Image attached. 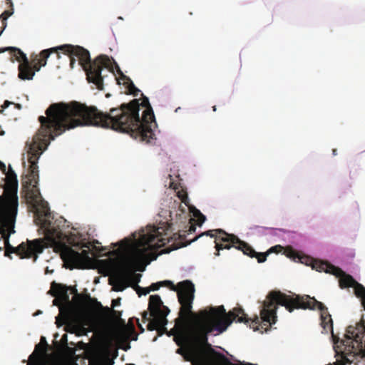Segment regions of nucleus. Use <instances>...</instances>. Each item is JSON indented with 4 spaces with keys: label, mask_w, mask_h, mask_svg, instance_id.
<instances>
[{
    "label": "nucleus",
    "mask_w": 365,
    "mask_h": 365,
    "mask_svg": "<svg viewBox=\"0 0 365 365\" xmlns=\"http://www.w3.org/2000/svg\"><path fill=\"white\" fill-rule=\"evenodd\" d=\"M48 109L49 107L46 110V117L41 115L38 118L41 126L34 136L27 151L28 161L30 164L29 173L22 179V189L25 197L36 210L35 221L43 230L44 237L27 240L26 242H23L16 247L9 244V237L15 232L14 226L19 205L17 177L10 168L5 179L3 194L0 195V235L5 244V255L9 257L10 254L14 253L21 259L33 258L35 262L38 255L42 253L45 248L55 246L63 235L57 220H53L47 202L42 198L38 188V161L51 140L72 128H68L70 123L66 120L62 123L65 124L63 130L56 129L54 121L57 120L54 119V111H52V113H48Z\"/></svg>",
    "instance_id": "1"
},
{
    "label": "nucleus",
    "mask_w": 365,
    "mask_h": 365,
    "mask_svg": "<svg viewBox=\"0 0 365 365\" xmlns=\"http://www.w3.org/2000/svg\"><path fill=\"white\" fill-rule=\"evenodd\" d=\"M141 103L133 99L112 108L108 113L99 110L95 106H87L77 101L53 103L48 113L54 111L56 129H65L63 122L68 120V128L92 125L112 129L129 134L135 139L149 142L153 138V124H155V115L149 100L143 94Z\"/></svg>",
    "instance_id": "2"
},
{
    "label": "nucleus",
    "mask_w": 365,
    "mask_h": 365,
    "mask_svg": "<svg viewBox=\"0 0 365 365\" xmlns=\"http://www.w3.org/2000/svg\"><path fill=\"white\" fill-rule=\"evenodd\" d=\"M178 302L180 304L179 317L175 319L176 325L181 327L185 325L192 317L194 320V326L189 330L182 329L175 336V341L178 346L185 344L184 347L177 349V353L182 355L184 360H191L193 358L192 354L199 345L208 346L210 353L215 355V363L220 365H236L232 363L224 354L216 352L208 343V335L222 334L232 324L233 321L244 322L253 329H258L259 319L256 316L253 319L249 318L244 310L234 308L228 313L223 306L211 307L209 311L201 310L197 314L192 312V302L195 297V285L190 280H185L178 283Z\"/></svg>",
    "instance_id": "3"
},
{
    "label": "nucleus",
    "mask_w": 365,
    "mask_h": 365,
    "mask_svg": "<svg viewBox=\"0 0 365 365\" xmlns=\"http://www.w3.org/2000/svg\"><path fill=\"white\" fill-rule=\"evenodd\" d=\"M277 305L285 307L286 309L292 312L294 309H312L317 308L320 311L321 324L326 332H333V321L327 307L314 297L309 295H287L280 291H271L267 296V300L263 302V307L260 311L259 324L264 323L267 327L275 324L277 321Z\"/></svg>",
    "instance_id": "4"
},
{
    "label": "nucleus",
    "mask_w": 365,
    "mask_h": 365,
    "mask_svg": "<svg viewBox=\"0 0 365 365\" xmlns=\"http://www.w3.org/2000/svg\"><path fill=\"white\" fill-rule=\"evenodd\" d=\"M56 48L57 58H60L61 56L58 51H61L65 55L70 58V66L71 68H74L76 63L75 57L78 58L79 64L82 66L86 73V78L89 83H93L98 90L103 89V79L101 71L103 68L111 70L113 63H115L113 58H110L108 56L101 54L93 61H91L89 51L80 46H73L71 44H63Z\"/></svg>",
    "instance_id": "5"
},
{
    "label": "nucleus",
    "mask_w": 365,
    "mask_h": 365,
    "mask_svg": "<svg viewBox=\"0 0 365 365\" xmlns=\"http://www.w3.org/2000/svg\"><path fill=\"white\" fill-rule=\"evenodd\" d=\"M163 227L154 229L149 235L143 234L135 243V247L132 251L130 256L126 259L122 266V272L125 274V278L129 286H135L137 288L138 284L140 281L142 275L140 274H135L128 272V268L137 265L138 264L144 263L149 264L151 260L156 259V256H153L149 252L153 250H156L163 247L166 243V239L161 237L160 233L163 232Z\"/></svg>",
    "instance_id": "6"
},
{
    "label": "nucleus",
    "mask_w": 365,
    "mask_h": 365,
    "mask_svg": "<svg viewBox=\"0 0 365 365\" xmlns=\"http://www.w3.org/2000/svg\"><path fill=\"white\" fill-rule=\"evenodd\" d=\"M342 365L354 363L358 357H365V319L361 317L355 326L346 328L345 339L341 341Z\"/></svg>",
    "instance_id": "7"
},
{
    "label": "nucleus",
    "mask_w": 365,
    "mask_h": 365,
    "mask_svg": "<svg viewBox=\"0 0 365 365\" xmlns=\"http://www.w3.org/2000/svg\"><path fill=\"white\" fill-rule=\"evenodd\" d=\"M216 240H215L216 256L220 255V251L224 249L230 250L234 247L243 252L244 255H247L252 258L255 257L259 263L264 262L267 257L272 250L275 247H272L269 252H257L248 243L241 240L239 237L233 234H229L222 229H217Z\"/></svg>",
    "instance_id": "8"
},
{
    "label": "nucleus",
    "mask_w": 365,
    "mask_h": 365,
    "mask_svg": "<svg viewBox=\"0 0 365 365\" xmlns=\"http://www.w3.org/2000/svg\"><path fill=\"white\" fill-rule=\"evenodd\" d=\"M148 310L145 311L142 314L143 322L148 321L147 329L149 331L157 330L158 334L161 336L166 331V324H168L167 316L170 313L168 307L163 305L161 298L159 295H150L149 297Z\"/></svg>",
    "instance_id": "9"
},
{
    "label": "nucleus",
    "mask_w": 365,
    "mask_h": 365,
    "mask_svg": "<svg viewBox=\"0 0 365 365\" xmlns=\"http://www.w3.org/2000/svg\"><path fill=\"white\" fill-rule=\"evenodd\" d=\"M192 219H190L187 225L185 226V230H179L178 232L174 233L172 237L169 236L170 232H171V225L170 224L165 222L161 224L160 226L155 227V226H150L148 227V232L145 233L146 235H149L151 233L152 230L154 229H158L160 227H163V230H165L160 233V236L159 238L163 237L166 239L165 242L166 243L164 245V246L170 242L171 240H178L176 242H174V246L172 250H175L182 247H185L186 245H183L185 243H187V242H190L191 240H187L186 236L187 235H189L192 232H195L196 227L195 225L191 223V221Z\"/></svg>",
    "instance_id": "10"
},
{
    "label": "nucleus",
    "mask_w": 365,
    "mask_h": 365,
    "mask_svg": "<svg viewBox=\"0 0 365 365\" xmlns=\"http://www.w3.org/2000/svg\"><path fill=\"white\" fill-rule=\"evenodd\" d=\"M81 247H86L87 250H83L79 252L68 246L63 245L61 252L62 259L66 262L72 264L76 268H85L86 264L91 261L89 256L90 247L83 244Z\"/></svg>",
    "instance_id": "11"
},
{
    "label": "nucleus",
    "mask_w": 365,
    "mask_h": 365,
    "mask_svg": "<svg viewBox=\"0 0 365 365\" xmlns=\"http://www.w3.org/2000/svg\"><path fill=\"white\" fill-rule=\"evenodd\" d=\"M313 269L318 272H324L339 277V285L341 288L353 287L357 284V282L351 275L327 262H316L313 264Z\"/></svg>",
    "instance_id": "12"
},
{
    "label": "nucleus",
    "mask_w": 365,
    "mask_h": 365,
    "mask_svg": "<svg viewBox=\"0 0 365 365\" xmlns=\"http://www.w3.org/2000/svg\"><path fill=\"white\" fill-rule=\"evenodd\" d=\"M10 51L11 58V61H19L20 63L18 67L19 74L18 76L21 80H32L35 71L32 70L31 64L29 62L26 54L23 53L19 48L16 47H7Z\"/></svg>",
    "instance_id": "13"
},
{
    "label": "nucleus",
    "mask_w": 365,
    "mask_h": 365,
    "mask_svg": "<svg viewBox=\"0 0 365 365\" xmlns=\"http://www.w3.org/2000/svg\"><path fill=\"white\" fill-rule=\"evenodd\" d=\"M205 347L209 349L206 345H199L195 351L192 354L193 358L186 361L191 362L192 365H214Z\"/></svg>",
    "instance_id": "14"
},
{
    "label": "nucleus",
    "mask_w": 365,
    "mask_h": 365,
    "mask_svg": "<svg viewBox=\"0 0 365 365\" xmlns=\"http://www.w3.org/2000/svg\"><path fill=\"white\" fill-rule=\"evenodd\" d=\"M109 284L113 285V290L115 292H122L128 287L125 274L121 270L113 273L109 279Z\"/></svg>",
    "instance_id": "15"
},
{
    "label": "nucleus",
    "mask_w": 365,
    "mask_h": 365,
    "mask_svg": "<svg viewBox=\"0 0 365 365\" xmlns=\"http://www.w3.org/2000/svg\"><path fill=\"white\" fill-rule=\"evenodd\" d=\"M56 51V48H48L44 49L39 53L38 56H36L34 58L32 59V70L38 71L42 66H45L46 65L47 58L49 57L50 54Z\"/></svg>",
    "instance_id": "16"
},
{
    "label": "nucleus",
    "mask_w": 365,
    "mask_h": 365,
    "mask_svg": "<svg viewBox=\"0 0 365 365\" xmlns=\"http://www.w3.org/2000/svg\"><path fill=\"white\" fill-rule=\"evenodd\" d=\"M47 349L42 343L36 344L34 352L29 356V364L38 365L46 357Z\"/></svg>",
    "instance_id": "17"
},
{
    "label": "nucleus",
    "mask_w": 365,
    "mask_h": 365,
    "mask_svg": "<svg viewBox=\"0 0 365 365\" xmlns=\"http://www.w3.org/2000/svg\"><path fill=\"white\" fill-rule=\"evenodd\" d=\"M68 290L69 287L66 285L54 282L51 284V291L53 296L58 297L66 302H69Z\"/></svg>",
    "instance_id": "18"
},
{
    "label": "nucleus",
    "mask_w": 365,
    "mask_h": 365,
    "mask_svg": "<svg viewBox=\"0 0 365 365\" xmlns=\"http://www.w3.org/2000/svg\"><path fill=\"white\" fill-rule=\"evenodd\" d=\"M286 255L292 259L294 261H297L298 259L301 263L305 264L307 265H312V267L313 268V264L316 262H319V260H314L311 257H309L305 255H301L299 253H298L296 250L292 249V247H287L286 249Z\"/></svg>",
    "instance_id": "19"
},
{
    "label": "nucleus",
    "mask_w": 365,
    "mask_h": 365,
    "mask_svg": "<svg viewBox=\"0 0 365 365\" xmlns=\"http://www.w3.org/2000/svg\"><path fill=\"white\" fill-rule=\"evenodd\" d=\"M86 299L89 302L90 305L93 307L95 309H104L106 314H111L113 317L116 319H120L121 316V313L118 311L114 310L108 307H103L101 302H98V300L95 298H91L89 294H86L85 296Z\"/></svg>",
    "instance_id": "20"
},
{
    "label": "nucleus",
    "mask_w": 365,
    "mask_h": 365,
    "mask_svg": "<svg viewBox=\"0 0 365 365\" xmlns=\"http://www.w3.org/2000/svg\"><path fill=\"white\" fill-rule=\"evenodd\" d=\"M65 331L71 334H76L78 336H81L84 334L85 329L78 324L69 322L66 324Z\"/></svg>",
    "instance_id": "21"
},
{
    "label": "nucleus",
    "mask_w": 365,
    "mask_h": 365,
    "mask_svg": "<svg viewBox=\"0 0 365 365\" xmlns=\"http://www.w3.org/2000/svg\"><path fill=\"white\" fill-rule=\"evenodd\" d=\"M116 67L118 68V73L119 74V78H115L118 84H123L125 86V88L128 87V86L130 85V82H133L131 81V79L128 77L127 76L124 75L123 73L120 71V68L118 67V66L116 64Z\"/></svg>",
    "instance_id": "22"
},
{
    "label": "nucleus",
    "mask_w": 365,
    "mask_h": 365,
    "mask_svg": "<svg viewBox=\"0 0 365 365\" xmlns=\"http://www.w3.org/2000/svg\"><path fill=\"white\" fill-rule=\"evenodd\" d=\"M353 287L354 288V292L356 297H361L362 299L363 305L365 309V287L358 282Z\"/></svg>",
    "instance_id": "23"
},
{
    "label": "nucleus",
    "mask_w": 365,
    "mask_h": 365,
    "mask_svg": "<svg viewBox=\"0 0 365 365\" xmlns=\"http://www.w3.org/2000/svg\"><path fill=\"white\" fill-rule=\"evenodd\" d=\"M190 212L192 213V215L197 218V224L199 226H201L202 224L205 220V216L202 215L200 211L196 209L195 207H190Z\"/></svg>",
    "instance_id": "24"
},
{
    "label": "nucleus",
    "mask_w": 365,
    "mask_h": 365,
    "mask_svg": "<svg viewBox=\"0 0 365 365\" xmlns=\"http://www.w3.org/2000/svg\"><path fill=\"white\" fill-rule=\"evenodd\" d=\"M218 233L216 232V230H210L208 231H206L205 232H202L199 235L195 237L193 239H191L190 242H187V243H185L183 245H188L191 242L196 241L198 238H200L202 236H210V237L215 238V240H216V235H217Z\"/></svg>",
    "instance_id": "25"
},
{
    "label": "nucleus",
    "mask_w": 365,
    "mask_h": 365,
    "mask_svg": "<svg viewBox=\"0 0 365 365\" xmlns=\"http://www.w3.org/2000/svg\"><path fill=\"white\" fill-rule=\"evenodd\" d=\"M167 284L172 285L173 290L176 289L175 287L173 284L172 282L168 281V280L162 281V282H156V283H153L148 288L150 289V292L156 291V290H158L160 287L167 285Z\"/></svg>",
    "instance_id": "26"
},
{
    "label": "nucleus",
    "mask_w": 365,
    "mask_h": 365,
    "mask_svg": "<svg viewBox=\"0 0 365 365\" xmlns=\"http://www.w3.org/2000/svg\"><path fill=\"white\" fill-rule=\"evenodd\" d=\"M13 13H14L13 9L6 10L0 15V19L2 23V29L1 30L4 31L5 29V28L6 27V25H7L6 20L9 16H11L13 14Z\"/></svg>",
    "instance_id": "27"
},
{
    "label": "nucleus",
    "mask_w": 365,
    "mask_h": 365,
    "mask_svg": "<svg viewBox=\"0 0 365 365\" xmlns=\"http://www.w3.org/2000/svg\"><path fill=\"white\" fill-rule=\"evenodd\" d=\"M177 195L179 197V199L182 201V202L188 206L189 199L186 191L183 190L178 191Z\"/></svg>",
    "instance_id": "28"
},
{
    "label": "nucleus",
    "mask_w": 365,
    "mask_h": 365,
    "mask_svg": "<svg viewBox=\"0 0 365 365\" xmlns=\"http://www.w3.org/2000/svg\"><path fill=\"white\" fill-rule=\"evenodd\" d=\"M128 89V93L131 94L134 96H138L140 91L135 87L133 82L130 83V85L126 88Z\"/></svg>",
    "instance_id": "29"
},
{
    "label": "nucleus",
    "mask_w": 365,
    "mask_h": 365,
    "mask_svg": "<svg viewBox=\"0 0 365 365\" xmlns=\"http://www.w3.org/2000/svg\"><path fill=\"white\" fill-rule=\"evenodd\" d=\"M135 289L139 296L146 295L150 292L148 287H140L139 286H137V288H135Z\"/></svg>",
    "instance_id": "30"
},
{
    "label": "nucleus",
    "mask_w": 365,
    "mask_h": 365,
    "mask_svg": "<svg viewBox=\"0 0 365 365\" xmlns=\"http://www.w3.org/2000/svg\"><path fill=\"white\" fill-rule=\"evenodd\" d=\"M61 343L62 346H63L66 349H69V348L68 347V336H67L66 334H64L62 336V337L61 339Z\"/></svg>",
    "instance_id": "31"
},
{
    "label": "nucleus",
    "mask_w": 365,
    "mask_h": 365,
    "mask_svg": "<svg viewBox=\"0 0 365 365\" xmlns=\"http://www.w3.org/2000/svg\"><path fill=\"white\" fill-rule=\"evenodd\" d=\"M69 287V289H71V293L75 294L77 298H78V299L82 298V296L80 295L79 294H78V292H77V289H76V287Z\"/></svg>",
    "instance_id": "32"
},
{
    "label": "nucleus",
    "mask_w": 365,
    "mask_h": 365,
    "mask_svg": "<svg viewBox=\"0 0 365 365\" xmlns=\"http://www.w3.org/2000/svg\"><path fill=\"white\" fill-rule=\"evenodd\" d=\"M120 304V298H117L112 300V307H115Z\"/></svg>",
    "instance_id": "33"
},
{
    "label": "nucleus",
    "mask_w": 365,
    "mask_h": 365,
    "mask_svg": "<svg viewBox=\"0 0 365 365\" xmlns=\"http://www.w3.org/2000/svg\"><path fill=\"white\" fill-rule=\"evenodd\" d=\"M39 343H42L43 345H45L46 348L48 347V344H47V341L46 340V338L44 336L41 337V340Z\"/></svg>",
    "instance_id": "34"
},
{
    "label": "nucleus",
    "mask_w": 365,
    "mask_h": 365,
    "mask_svg": "<svg viewBox=\"0 0 365 365\" xmlns=\"http://www.w3.org/2000/svg\"><path fill=\"white\" fill-rule=\"evenodd\" d=\"M11 103H11V102H10V101H4V104L1 106V108H2L3 109H5V108H6L7 107H9V106L10 104H11Z\"/></svg>",
    "instance_id": "35"
},
{
    "label": "nucleus",
    "mask_w": 365,
    "mask_h": 365,
    "mask_svg": "<svg viewBox=\"0 0 365 365\" xmlns=\"http://www.w3.org/2000/svg\"><path fill=\"white\" fill-rule=\"evenodd\" d=\"M7 51H9V48H6V47H5V48H0V53H4V52Z\"/></svg>",
    "instance_id": "36"
},
{
    "label": "nucleus",
    "mask_w": 365,
    "mask_h": 365,
    "mask_svg": "<svg viewBox=\"0 0 365 365\" xmlns=\"http://www.w3.org/2000/svg\"><path fill=\"white\" fill-rule=\"evenodd\" d=\"M64 322H59V320H58V318L57 317L56 318V324H57V327H61L62 325V324H63Z\"/></svg>",
    "instance_id": "37"
},
{
    "label": "nucleus",
    "mask_w": 365,
    "mask_h": 365,
    "mask_svg": "<svg viewBox=\"0 0 365 365\" xmlns=\"http://www.w3.org/2000/svg\"><path fill=\"white\" fill-rule=\"evenodd\" d=\"M137 321H138V327H139V328H140V329L141 332H143V331H144V329L143 328V327L141 326V324H139V322H138V319H137Z\"/></svg>",
    "instance_id": "38"
},
{
    "label": "nucleus",
    "mask_w": 365,
    "mask_h": 365,
    "mask_svg": "<svg viewBox=\"0 0 365 365\" xmlns=\"http://www.w3.org/2000/svg\"><path fill=\"white\" fill-rule=\"evenodd\" d=\"M0 168H3L4 169H5V165L3 163H1V161H0Z\"/></svg>",
    "instance_id": "39"
},
{
    "label": "nucleus",
    "mask_w": 365,
    "mask_h": 365,
    "mask_svg": "<svg viewBox=\"0 0 365 365\" xmlns=\"http://www.w3.org/2000/svg\"><path fill=\"white\" fill-rule=\"evenodd\" d=\"M113 261H114V259H109V260L106 261V263H110V262H112Z\"/></svg>",
    "instance_id": "40"
},
{
    "label": "nucleus",
    "mask_w": 365,
    "mask_h": 365,
    "mask_svg": "<svg viewBox=\"0 0 365 365\" xmlns=\"http://www.w3.org/2000/svg\"><path fill=\"white\" fill-rule=\"evenodd\" d=\"M212 110H213V111H216L217 110L216 106H212Z\"/></svg>",
    "instance_id": "41"
},
{
    "label": "nucleus",
    "mask_w": 365,
    "mask_h": 365,
    "mask_svg": "<svg viewBox=\"0 0 365 365\" xmlns=\"http://www.w3.org/2000/svg\"><path fill=\"white\" fill-rule=\"evenodd\" d=\"M333 154H334V155H336V149H334V150H333Z\"/></svg>",
    "instance_id": "42"
},
{
    "label": "nucleus",
    "mask_w": 365,
    "mask_h": 365,
    "mask_svg": "<svg viewBox=\"0 0 365 365\" xmlns=\"http://www.w3.org/2000/svg\"><path fill=\"white\" fill-rule=\"evenodd\" d=\"M6 1H8V3H9L11 4V6H13L11 0H6Z\"/></svg>",
    "instance_id": "43"
},
{
    "label": "nucleus",
    "mask_w": 365,
    "mask_h": 365,
    "mask_svg": "<svg viewBox=\"0 0 365 365\" xmlns=\"http://www.w3.org/2000/svg\"><path fill=\"white\" fill-rule=\"evenodd\" d=\"M113 252H109L108 253V255H111V254H113Z\"/></svg>",
    "instance_id": "44"
},
{
    "label": "nucleus",
    "mask_w": 365,
    "mask_h": 365,
    "mask_svg": "<svg viewBox=\"0 0 365 365\" xmlns=\"http://www.w3.org/2000/svg\"><path fill=\"white\" fill-rule=\"evenodd\" d=\"M126 365H135L133 364H127Z\"/></svg>",
    "instance_id": "45"
},
{
    "label": "nucleus",
    "mask_w": 365,
    "mask_h": 365,
    "mask_svg": "<svg viewBox=\"0 0 365 365\" xmlns=\"http://www.w3.org/2000/svg\"><path fill=\"white\" fill-rule=\"evenodd\" d=\"M140 271H143L144 270V268L143 269H139Z\"/></svg>",
    "instance_id": "46"
}]
</instances>
